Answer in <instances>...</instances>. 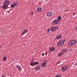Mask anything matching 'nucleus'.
<instances>
[{
  "instance_id": "nucleus-1",
  "label": "nucleus",
  "mask_w": 77,
  "mask_h": 77,
  "mask_svg": "<svg viewBox=\"0 0 77 77\" xmlns=\"http://www.w3.org/2000/svg\"><path fill=\"white\" fill-rule=\"evenodd\" d=\"M10 2L8 0H5L4 2V5L2 6L3 9H7L9 5Z\"/></svg>"
},
{
  "instance_id": "nucleus-2",
  "label": "nucleus",
  "mask_w": 77,
  "mask_h": 77,
  "mask_svg": "<svg viewBox=\"0 0 77 77\" xmlns=\"http://www.w3.org/2000/svg\"><path fill=\"white\" fill-rule=\"evenodd\" d=\"M77 41L76 40H72L69 42L68 45L69 46H73L77 43Z\"/></svg>"
},
{
  "instance_id": "nucleus-3",
  "label": "nucleus",
  "mask_w": 77,
  "mask_h": 77,
  "mask_svg": "<svg viewBox=\"0 0 77 77\" xmlns=\"http://www.w3.org/2000/svg\"><path fill=\"white\" fill-rule=\"evenodd\" d=\"M64 42H65L63 40L59 41L57 43V45L59 47H60V46H62V45H63Z\"/></svg>"
},
{
  "instance_id": "nucleus-4",
  "label": "nucleus",
  "mask_w": 77,
  "mask_h": 77,
  "mask_svg": "<svg viewBox=\"0 0 77 77\" xmlns=\"http://www.w3.org/2000/svg\"><path fill=\"white\" fill-rule=\"evenodd\" d=\"M65 52H67V50L66 49L62 50V51H60V53L59 54V56H61L62 54H64Z\"/></svg>"
},
{
  "instance_id": "nucleus-5",
  "label": "nucleus",
  "mask_w": 77,
  "mask_h": 77,
  "mask_svg": "<svg viewBox=\"0 0 77 77\" xmlns=\"http://www.w3.org/2000/svg\"><path fill=\"white\" fill-rule=\"evenodd\" d=\"M59 21L57 19H56L52 22V23L53 24H59Z\"/></svg>"
},
{
  "instance_id": "nucleus-6",
  "label": "nucleus",
  "mask_w": 77,
  "mask_h": 77,
  "mask_svg": "<svg viewBox=\"0 0 77 77\" xmlns=\"http://www.w3.org/2000/svg\"><path fill=\"white\" fill-rule=\"evenodd\" d=\"M57 29H58L57 27L53 26L51 28L50 30L51 31L54 32Z\"/></svg>"
},
{
  "instance_id": "nucleus-7",
  "label": "nucleus",
  "mask_w": 77,
  "mask_h": 77,
  "mask_svg": "<svg viewBox=\"0 0 77 77\" xmlns=\"http://www.w3.org/2000/svg\"><path fill=\"white\" fill-rule=\"evenodd\" d=\"M39 63L38 62H34L32 63H31L30 64V65L31 66H35V65H38L39 64Z\"/></svg>"
},
{
  "instance_id": "nucleus-8",
  "label": "nucleus",
  "mask_w": 77,
  "mask_h": 77,
  "mask_svg": "<svg viewBox=\"0 0 77 77\" xmlns=\"http://www.w3.org/2000/svg\"><path fill=\"white\" fill-rule=\"evenodd\" d=\"M61 69L63 71H66L67 70V67L66 66H63L62 67Z\"/></svg>"
},
{
  "instance_id": "nucleus-9",
  "label": "nucleus",
  "mask_w": 77,
  "mask_h": 77,
  "mask_svg": "<svg viewBox=\"0 0 77 77\" xmlns=\"http://www.w3.org/2000/svg\"><path fill=\"white\" fill-rule=\"evenodd\" d=\"M47 15L48 17H51L52 15V13L51 12H48L47 14Z\"/></svg>"
},
{
  "instance_id": "nucleus-10",
  "label": "nucleus",
  "mask_w": 77,
  "mask_h": 77,
  "mask_svg": "<svg viewBox=\"0 0 77 77\" xmlns=\"http://www.w3.org/2000/svg\"><path fill=\"white\" fill-rule=\"evenodd\" d=\"M37 10L38 12H41V11H42V8L40 7H38L37 8Z\"/></svg>"
},
{
  "instance_id": "nucleus-11",
  "label": "nucleus",
  "mask_w": 77,
  "mask_h": 77,
  "mask_svg": "<svg viewBox=\"0 0 77 77\" xmlns=\"http://www.w3.org/2000/svg\"><path fill=\"white\" fill-rule=\"evenodd\" d=\"M40 66H37L36 67H35V70H37V71H39L40 69Z\"/></svg>"
},
{
  "instance_id": "nucleus-12",
  "label": "nucleus",
  "mask_w": 77,
  "mask_h": 77,
  "mask_svg": "<svg viewBox=\"0 0 77 77\" xmlns=\"http://www.w3.org/2000/svg\"><path fill=\"white\" fill-rule=\"evenodd\" d=\"M62 38V35H59L57 36V37L56 38V39H60Z\"/></svg>"
},
{
  "instance_id": "nucleus-13",
  "label": "nucleus",
  "mask_w": 77,
  "mask_h": 77,
  "mask_svg": "<svg viewBox=\"0 0 77 77\" xmlns=\"http://www.w3.org/2000/svg\"><path fill=\"white\" fill-rule=\"evenodd\" d=\"M27 30L25 29L23 30V32L22 33V35H25L26 33H27Z\"/></svg>"
},
{
  "instance_id": "nucleus-14",
  "label": "nucleus",
  "mask_w": 77,
  "mask_h": 77,
  "mask_svg": "<svg viewBox=\"0 0 77 77\" xmlns=\"http://www.w3.org/2000/svg\"><path fill=\"white\" fill-rule=\"evenodd\" d=\"M16 67V68H17L19 70H21V66L18 65H17Z\"/></svg>"
},
{
  "instance_id": "nucleus-15",
  "label": "nucleus",
  "mask_w": 77,
  "mask_h": 77,
  "mask_svg": "<svg viewBox=\"0 0 77 77\" xmlns=\"http://www.w3.org/2000/svg\"><path fill=\"white\" fill-rule=\"evenodd\" d=\"M61 19H62V17H61V16H60L58 17L57 20H58L59 21H60Z\"/></svg>"
},
{
  "instance_id": "nucleus-16",
  "label": "nucleus",
  "mask_w": 77,
  "mask_h": 77,
  "mask_svg": "<svg viewBox=\"0 0 77 77\" xmlns=\"http://www.w3.org/2000/svg\"><path fill=\"white\" fill-rule=\"evenodd\" d=\"M47 62H48V60H45L44 61V63H45V64L46 65L47 63Z\"/></svg>"
},
{
  "instance_id": "nucleus-17",
  "label": "nucleus",
  "mask_w": 77,
  "mask_h": 77,
  "mask_svg": "<svg viewBox=\"0 0 77 77\" xmlns=\"http://www.w3.org/2000/svg\"><path fill=\"white\" fill-rule=\"evenodd\" d=\"M13 4L14 5V6H17V2H15Z\"/></svg>"
},
{
  "instance_id": "nucleus-18",
  "label": "nucleus",
  "mask_w": 77,
  "mask_h": 77,
  "mask_svg": "<svg viewBox=\"0 0 77 77\" xmlns=\"http://www.w3.org/2000/svg\"><path fill=\"white\" fill-rule=\"evenodd\" d=\"M45 64L43 63H42V66H45Z\"/></svg>"
},
{
  "instance_id": "nucleus-19",
  "label": "nucleus",
  "mask_w": 77,
  "mask_h": 77,
  "mask_svg": "<svg viewBox=\"0 0 77 77\" xmlns=\"http://www.w3.org/2000/svg\"><path fill=\"white\" fill-rule=\"evenodd\" d=\"M51 50L52 51H54V50H55V48L54 47H52L51 48Z\"/></svg>"
},
{
  "instance_id": "nucleus-20",
  "label": "nucleus",
  "mask_w": 77,
  "mask_h": 77,
  "mask_svg": "<svg viewBox=\"0 0 77 77\" xmlns=\"http://www.w3.org/2000/svg\"><path fill=\"white\" fill-rule=\"evenodd\" d=\"M3 60L4 61H5V60H6V57H4L3 58Z\"/></svg>"
},
{
  "instance_id": "nucleus-21",
  "label": "nucleus",
  "mask_w": 77,
  "mask_h": 77,
  "mask_svg": "<svg viewBox=\"0 0 77 77\" xmlns=\"http://www.w3.org/2000/svg\"><path fill=\"white\" fill-rule=\"evenodd\" d=\"M11 8H14V7H15V5H14V4H11Z\"/></svg>"
},
{
  "instance_id": "nucleus-22",
  "label": "nucleus",
  "mask_w": 77,
  "mask_h": 77,
  "mask_svg": "<svg viewBox=\"0 0 77 77\" xmlns=\"http://www.w3.org/2000/svg\"><path fill=\"white\" fill-rule=\"evenodd\" d=\"M49 51L50 53H51V48H49Z\"/></svg>"
},
{
  "instance_id": "nucleus-23",
  "label": "nucleus",
  "mask_w": 77,
  "mask_h": 77,
  "mask_svg": "<svg viewBox=\"0 0 77 77\" xmlns=\"http://www.w3.org/2000/svg\"><path fill=\"white\" fill-rule=\"evenodd\" d=\"M34 14V13L33 12H31L30 13V14L31 15H33Z\"/></svg>"
},
{
  "instance_id": "nucleus-24",
  "label": "nucleus",
  "mask_w": 77,
  "mask_h": 77,
  "mask_svg": "<svg viewBox=\"0 0 77 77\" xmlns=\"http://www.w3.org/2000/svg\"><path fill=\"white\" fill-rule=\"evenodd\" d=\"M55 77H60V75H57L56 76H55Z\"/></svg>"
},
{
  "instance_id": "nucleus-25",
  "label": "nucleus",
  "mask_w": 77,
  "mask_h": 77,
  "mask_svg": "<svg viewBox=\"0 0 77 77\" xmlns=\"http://www.w3.org/2000/svg\"><path fill=\"white\" fill-rule=\"evenodd\" d=\"M50 32V29H48V32Z\"/></svg>"
},
{
  "instance_id": "nucleus-26",
  "label": "nucleus",
  "mask_w": 77,
  "mask_h": 77,
  "mask_svg": "<svg viewBox=\"0 0 77 77\" xmlns=\"http://www.w3.org/2000/svg\"><path fill=\"white\" fill-rule=\"evenodd\" d=\"M75 29L76 30H77V26L75 27Z\"/></svg>"
},
{
  "instance_id": "nucleus-27",
  "label": "nucleus",
  "mask_w": 77,
  "mask_h": 77,
  "mask_svg": "<svg viewBox=\"0 0 77 77\" xmlns=\"http://www.w3.org/2000/svg\"><path fill=\"white\" fill-rule=\"evenodd\" d=\"M42 56H44V53H43L42 54Z\"/></svg>"
},
{
  "instance_id": "nucleus-28",
  "label": "nucleus",
  "mask_w": 77,
  "mask_h": 77,
  "mask_svg": "<svg viewBox=\"0 0 77 77\" xmlns=\"http://www.w3.org/2000/svg\"><path fill=\"white\" fill-rule=\"evenodd\" d=\"M1 77H6V76H2Z\"/></svg>"
},
{
  "instance_id": "nucleus-29",
  "label": "nucleus",
  "mask_w": 77,
  "mask_h": 77,
  "mask_svg": "<svg viewBox=\"0 0 77 77\" xmlns=\"http://www.w3.org/2000/svg\"><path fill=\"white\" fill-rule=\"evenodd\" d=\"M75 13H74L73 14V16H74V15H75Z\"/></svg>"
},
{
  "instance_id": "nucleus-30",
  "label": "nucleus",
  "mask_w": 77,
  "mask_h": 77,
  "mask_svg": "<svg viewBox=\"0 0 77 77\" xmlns=\"http://www.w3.org/2000/svg\"><path fill=\"white\" fill-rule=\"evenodd\" d=\"M48 1V0H46V1L47 2Z\"/></svg>"
}]
</instances>
